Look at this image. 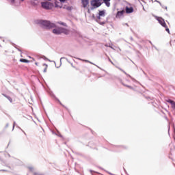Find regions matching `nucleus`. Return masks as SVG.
<instances>
[{
	"label": "nucleus",
	"mask_w": 175,
	"mask_h": 175,
	"mask_svg": "<svg viewBox=\"0 0 175 175\" xmlns=\"http://www.w3.org/2000/svg\"><path fill=\"white\" fill-rule=\"evenodd\" d=\"M70 32V31L68 29L62 27H59L53 30V33H55V35H61V33H64V35H69Z\"/></svg>",
	"instance_id": "1"
},
{
	"label": "nucleus",
	"mask_w": 175,
	"mask_h": 175,
	"mask_svg": "<svg viewBox=\"0 0 175 175\" xmlns=\"http://www.w3.org/2000/svg\"><path fill=\"white\" fill-rule=\"evenodd\" d=\"M41 25L43 28L46 29H51V28H55L56 25L55 23H51L49 21H42L41 22Z\"/></svg>",
	"instance_id": "2"
},
{
	"label": "nucleus",
	"mask_w": 175,
	"mask_h": 175,
	"mask_svg": "<svg viewBox=\"0 0 175 175\" xmlns=\"http://www.w3.org/2000/svg\"><path fill=\"white\" fill-rule=\"evenodd\" d=\"M41 5H42V8H43V9H46V10L53 9V8L54 7L53 3L49 1L42 2Z\"/></svg>",
	"instance_id": "3"
},
{
	"label": "nucleus",
	"mask_w": 175,
	"mask_h": 175,
	"mask_svg": "<svg viewBox=\"0 0 175 175\" xmlns=\"http://www.w3.org/2000/svg\"><path fill=\"white\" fill-rule=\"evenodd\" d=\"M157 21H159V24L164 28H165V31L168 33H170V30L169 29V27H167V25H166V23L165 22V20L162 18H158Z\"/></svg>",
	"instance_id": "4"
},
{
	"label": "nucleus",
	"mask_w": 175,
	"mask_h": 175,
	"mask_svg": "<svg viewBox=\"0 0 175 175\" xmlns=\"http://www.w3.org/2000/svg\"><path fill=\"white\" fill-rule=\"evenodd\" d=\"M91 5L94 8H99L102 3H100V1L99 0H92L91 1Z\"/></svg>",
	"instance_id": "5"
},
{
	"label": "nucleus",
	"mask_w": 175,
	"mask_h": 175,
	"mask_svg": "<svg viewBox=\"0 0 175 175\" xmlns=\"http://www.w3.org/2000/svg\"><path fill=\"white\" fill-rule=\"evenodd\" d=\"M125 12L127 14H129L131 13H133V12H134L133 7H130L129 8L128 6H126L124 12Z\"/></svg>",
	"instance_id": "6"
},
{
	"label": "nucleus",
	"mask_w": 175,
	"mask_h": 175,
	"mask_svg": "<svg viewBox=\"0 0 175 175\" xmlns=\"http://www.w3.org/2000/svg\"><path fill=\"white\" fill-rule=\"evenodd\" d=\"M124 13H125V10H122V11H118L116 15V18H121L122 16H124Z\"/></svg>",
	"instance_id": "7"
},
{
	"label": "nucleus",
	"mask_w": 175,
	"mask_h": 175,
	"mask_svg": "<svg viewBox=\"0 0 175 175\" xmlns=\"http://www.w3.org/2000/svg\"><path fill=\"white\" fill-rule=\"evenodd\" d=\"M47 68H49V66L46 64H43L42 66L40 67V70L44 72V73H46L47 72Z\"/></svg>",
	"instance_id": "8"
},
{
	"label": "nucleus",
	"mask_w": 175,
	"mask_h": 175,
	"mask_svg": "<svg viewBox=\"0 0 175 175\" xmlns=\"http://www.w3.org/2000/svg\"><path fill=\"white\" fill-rule=\"evenodd\" d=\"M90 3V1L89 0H81V4L83 8H87V6H88Z\"/></svg>",
	"instance_id": "9"
},
{
	"label": "nucleus",
	"mask_w": 175,
	"mask_h": 175,
	"mask_svg": "<svg viewBox=\"0 0 175 175\" xmlns=\"http://www.w3.org/2000/svg\"><path fill=\"white\" fill-rule=\"evenodd\" d=\"M168 103H170L172 109H173V110H175V102L172 100H169Z\"/></svg>",
	"instance_id": "10"
},
{
	"label": "nucleus",
	"mask_w": 175,
	"mask_h": 175,
	"mask_svg": "<svg viewBox=\"0 0 175 175\" xmlns=\"http://www.w3.org/2000/svg\"><path fill=\"white\" fill-rule=\"evenodd\" d=\"M104 16H105V11H100L99 16L98 17V20H100V16L104 17Z\"/></svg>",
	"instance_id": "11"
},
{
	"label": "nucleus",
	"mask_w": 175,
	"mask_h": 175,
	"mask_svg": "<svg viewBox=\"0 0 175 175\" xmlns=\"http://www.w3.org/2000/svg\"><path fill=\"white\" fill-rule=\"evenodd\" d=\"M3 96H5V98H7V99H8V100L10 102V103H13V99L12 98V97L9 96H6V94H3Z\"/></svg>",
	"instance_id": "12"
},
{
	"label": "nucleus",
	"mask_w": 175,
	"mask_h": 175,
	"mask_svg": "<svg viewBox=\"0 0 175 175\" xmlns=\"http://www.w3.org/2000/svg\"><path fill=\"white\" fill-rule=\"evenodd\" d=\"M104 3L107 8H110V0H104Z\"/></svg>",
	"instance_id": "13"
},
{
	"label": "nucleus",
	"mask_w": 175,
	"mask_h": 175,
	"mask_svg": "<svg viewBox=\"0 0 175 175\" xmlns=\"http://www.w3.org/2000/svg\"><path fill=\"white\" fill-rule=\"evenodd\" d=\"M20 62H23L25 64H27V62H29V61L27 59H20Z\"/></svg>",
	"instance_id": "14"
},
{
	"label": "nucleus",
	"mask_w": 175,
	"mask_h": 175,
	"mask_svg": "<svg viewBox=\"0 0 175 175\" xmlns=\"http://www.w3.org/2000/svg\"><path fill=\"white\" fill-rule=\"evenodd\" d=\"M58 24H60V25H63L64 27H66V23H58Z\"/></svg>",
	"instance_id": "15"
},
{
	"label": "nucleus",
	"mask_w": 175,
	"mask_h": 175,
	"mask_svg": "<svg viewBox=\"0 0 175 175\" xmlns=\"http://www.w3.org/2000/svg\"><path fill=\"white\" fill-rule=\"evenodd\" d=\"M60 2H65V0H59Z\"/></svg>",
	"instance_id": "16"
},
{
	"label": "nucleus",
	"mask_w": 175,
	"mask_h": 175,
	"mask_svg": "<svg viewBox=\"0 0 175 175\" xmlns=\"http://www.w3.org/2000/svg\"><path fill=\"white\" fill-rule=\"evenodd\" d=\"M128 87V88H132V87H131V86H127Z\"/></svg>",
	"instance_id": "17"
},
{
	"label": "nucleus",
	"mask_w": 175,
	"mask_h": 175,
	"mask_svg": "<svg viewBox=\"0 0 175 175\" xmlns=\"http://www.w3.org/2000/svg\"><path fill=\"white\" fill-rule=\"evenodd\" d=\"M2 154V153H0V159H1V155Z\"/></svg>",
	"instance_id": "18"
},
{
	"label": "nucleus",
	"mask_w": 175,
	"mask_h": 175,
	"mask_svg": "<svg viewBox=\"0 0 175 175\" xmlns=\"http://www.w3.org/2000/svg\"><path fill=\"white\" fill-rule=\"evenodd\" d=\"M148 43H151V41H148Z\"/></svg>",
	"instance_id": "19"
},
{
	"label": "nucleus",
	"mask_w": 175,
	"mask_h": 175,
	"mask_svg": "<svg viewBox=\"0 0 175 175\" xmlns=\"http://www.w3.org/2000/svg\"><path fill=\"white\" fill-rule=\"evenodd\" d=\"M110 61V62H111V64H113V62H111V60H109Z\"/></svg>",
	"instance_id": "20"
},
{
	"label": "nucleus",
	"mask_w": 175,
	"mask_h": 175,
	"mask_svg": "<svg viewBox=\"0 0 175 175\" xmlns=\"http://www.w3.org/2000/svg\"><path fill=\"white\" fill-rule=\"evenodd\" d=\"M158 2V3H161V2L160 1H157Z\"/></svg>",
	"instance_id": "21"
},
{
	"label": "nucleus",
	"mask_w": 175,
	"mask_h": 175,
	"mask_svg": "<svg viewBox=\"0 0 175 175\" xmlns=\"http://www.w3.org/2000/svg\"><path fill=\"white\" fill-rule=\"evenodd\" d=\"M34 175H39V174H34Z\"/></svg>",
	"instance_id": "22"
},
{
	"label": "nucleus",
	"mask_w": 175,
	"mask_h": 175,
	"mask_svg": "<svg viewBox=\"0 0 175 175\" xmlns=\"http://www.w3.org/2000/svg\"><path fill=\"white\" fill-rule=\"evenodd\" d=\"M88 13H90V10H88Z\"/></svg>",
	"instance_id": "23"
},
{
	"label": "nucleus",
	"mask_w": 175,
	"mask_h": 175,
	"mask_svg": "<svg viewBox=\"0 0 175 175\" xmlns=\"http://www.w3.org/2000/svg\"><path fill=\"white\" fill-rule=\"evenodd\" d=\"M36 65H38V63H36Z\"/></svg>",
	"instance_id": "24"
},
{
	"label": "nucleus",
	"mask_w": 175,
	"mask_h": 175,
	"mask_svg": "<svg viewBox=\"0 0 175 175\" xmlns=\"http://www.w3.org/2000/svg\"><path fill=\"white\" fill-rule=\"evenodd\" d=\"M22 1H24V0H21Z\"/></svg>",
	"instance_id": "25"
}]
</instances>
